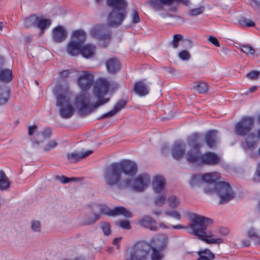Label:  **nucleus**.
<instances>
[{
	"instance_id": "f257e3e1",
	"label": "nucleus",
	"mask_w": 260,
	"mask_h": 260,
	"mask_svg": "<svg viewBox=\"0 0 260 260\" xmlns=\"http://www.w3.org/2000/svg\"><path fill=\"white\" fill-rule=\"evenodd\" d=\"M108 6L112 8L107 18L108 25L98 24L90 30L91 36L97 39L103 47H106L111 39V32L109 26L118 27L125 19L128 6L125 0H107Z\"/></svg>"
},
{
	"instance_id": "f03ea898",
	"label": "nucleus",
	"mask_w": 260,
	"mask_h": 260,
	"mask_svg": "<svg viewBox=\"0 0 260 260\" xmlns=\"http://www.w3.org/2000/svg\"><path fill=\"white\" fill-rule=\"evenodd\" d=\"M138 171V166L134 161L123 159L111 164L104 169V180L108 187L124 189L130 186L131 183V178L127 176L136 175Z\"/></svg>"
},
{
	"instance_id": "7ed1b4c3",
	"label": "nucleus",
	"mask_w": 260,
	"mask_h": 260,
	"mask_svg": "<svg viewBox=\"0 0 260 260\" xmlns=\"http://www.w3.org/2000/svg\"><path fill=\"white\" fill-rule=\"evenodd\" d=\"M109 88V82L106 79H100L96 81L93 88V94L97 99L96 102H94L93 97L85 93H81L76 96L74 104L79 114L87 115L98 107L108 103L110 98L104 96L108 92Z\"/></svg>"
},
{
	"instance_id": "20e7f679",
	"label": "nucleus",
	"mask_w": 260,
	"mask_h": 260,
	"mask_svg": "<svg viewBox=\"0 0 260 260\" xmlns=\"http://www.w3.org/2000/svg\"><path fill=\"white\" fill-rule=\"evenodd\" d=\"M192 223L190 227L192 230L191 233L198 237L207 244H219L223 242L221 238H213L210 232L206 231L207 226L212 223V220L209 218L206 217L196 214L190 216Z\"/></svg>"
},
{
	"instance_id": "39448f33",
	"label": "nucleus",
	"mask_w": 260,
	"mask_h": 260,
	"mask_svg": "<svg viewBox=\"0 0 260 260\" xmlns=\"http://www.w3.org/2000/svg\"><path fill=\"white\" fill-rule=\"evenodd\" d=\"M205 192L208 194L216 193L220 199L219 204H225L234 197V192L230 184L224 181L217 182L212 188H206Z\"/></svg>"
},
{
	"instance_id": "423d86ee",
	"label": "nucleus",
	"mask_w": 260,
	"mask_h": 260,
	"mask_svg": "<svg viewBox=\"0 0 260 260\" xmlns=\"http://www.w3.org/2000/svg\"><path fill=\"white\" fill-rule=\"evenodd\" d=\"M86 39V33L82 30L75 31L72 34V39L68 43L67 50L72 56H76L80 53L82 44Z\"/></svg>"
},
{
	"instance_id": "0eeeda50",
	"label": "nucleus",
	"mask_w": 260,
	"mask_h": 260,
	"mask_svg": "<svg viewBox=\"0 0 260 260\" xmlns=\"http://www.w3.org/2000/svg\"><path fill=\"white\" fill-rule=\"evenodd\" d=\"M56 106L59 107L60 116L64 119L71 117L74 113V109L70 103V100L67 96L62 94H56Z\"/></svg>"
},
{
	"instance_id": "6e6552de",
	"label": "nucleus",
	"mask_w": 260,
	"mask_h": 260,
	"mask_svg": "<svg viewBox=\"0 0 260 260\" xmlns=\"http://www.w3.org/2000/svg\"><path fill=\"white\" fill-rule=\"evenodd\" d=\"M135 176H127V177L131 178V183L130 186L127 188H131L137 192H142L150 184L151 181L150 177L146 173H142L138 175L135 179H133L134 177Z\"/></svg>"
},
{
	"instance_id": "1a4fd4ad",
	"label": "nucleus",
	"mask_w": 260,
	"mask_h": 260,
	"mask_svg": "<svg viewBox=\"0 0 260 260\" xmlns=\"http://www.w3.org/2000/svg\"><path fill=\"white\" fill-rule=\"evenodd\" d=\"M148 254V245L144 242H138L132 248L130 257L126 260H147Z\"/></svg>"
},
{
	"instance_id": "9d476101",
	"label": "nucleus",
	"mask_w": 260,
	"mask_h": 260,
	"mask_svg": "<svg viewBox=\"0 0 260 260\" xmlns=\"http://www.w3.org/2000/svg\"><path fill=\"white\" fill-rule=\"evenodd\" d=\"M147 4L156 11L162 10L174 13L178 11V7L173 4V0H148Z\"/></svg>"
},
{
	"instance_id": "9b49d317",
	"label": "nucleus",
	"mask_w": 260,
	"mask_h": 260,
	"mask_svg": "<svg viewBox=\"0 0 260 260\" xmlns=\"http://www.w3.org/2000/svg\"><path fill=\"white\" fill-rule=\"evenodd\" d=\"M254 120L250 117H243L236 125V133L241 136L246 135L253 127Z\"/></svg>"
},
{
	"instance_id": "f8f14e48",
	"label": "nucleus",
	"mask_w": 260,
	"mask_h": 260,
	"mask_svg": "<svg viewBox=\"0 0 260 260\" xmlns=\"http://www.w3.org/2000/svg\"><path fill=\"white\" fill-rule=\"evenodd\" d=\"M93 210L95 212L93 217L86 218L83 221L84 225L92 224L100 219L101 214L107 215L111 216L110 210L107 206L102 204H95L93 207Z\"/></svg>"
},
{
	"instance_id": "ddd939ff",
	"label": "nucleus",
	"mask_w": 260,
	"mask_h": 260,
	"mask_svg": "<svg viewBox=\"0 0 260 260\" xmlns=\"http://www.w3.org/2000/svg\"><path fill=\"white\" fill-rule=\"evenodd\" d=\"M93 82V75L87 71H83V74L79 76L77 81L78 86L83 91L89 89Z\"/></svg>"
},
{
	"instance_id": "4468645a",
	"label": "nucleus",
	"mask_w": 260,
	"mask_h": 260,
	"mask_svg": "<svg viewBox=\"0 0 260 260\" xmlns=\"http://www.w3.org/2000/svg\"><path fill=\"white\" fill-rule=\"evenodd\" d=\"M200 165H207L214 166L219 163L220 157L213 152H208L202 154Z\"/></svg>"
},
{
	"instance_id": "2eb2a0df",
	"label": "nucleus",
	"mask_w": 260,
	"mask_h": 260,
	"mask_svg": "<svg viewBox=\"0 0 260 260\" xmlns=\"http://www.w3.org/2000/svg\"><path fill=\"white\" fill-rule=\"evenodd\" d=\"M186 145L181 141L175 142L172 146L171 152L173 158L176 160L181 159L185 155Z\"/></svg>"
},
{
	"instance_id": "dca6fc26",
	"label": "nucleus",
	"mask_w": 260,
	"mask_h": 260,
	"mask_svg": "<svg viewBox=\"0 0 260 260\" xmlns=\"http://www.w3.org/2000/svg\"><path fill=\"white\" fill-rule=\"evenodd\" d=\"M203 183H206V186L204 188L209 189L213 188L217 183L216 181L219 179V173L217 172H211L205 173L202 175Z\"/></svg>"
},
{
	"instance_id": "f3484780",
	"label": "nucleus",
	"mask_w": 260,
	"mask_h": 260,
	"mask_svg": "<svg viewBox=\"0 0 260 260\" xmlns=\"http://www.w3.org/2000/svg\"><path fill=\"white\" fill-rule=\"evenodd\" d=\"M67 36V30L62 26H57L52 30V38L56 43H61L64 41Z\"/></svg>"
},
{
	"instance_id": "a211bd4d",
	"label": "nucleus",
	"mask_w": 260,
	"mask_h": 260,
	"mask_svg": "<svg viewBox=\"0 0 260 260\" xmlns=\"http://www.w3.org/2000/svg\"><path fill=\"white\" fill-rule=\"evenodd\" d=\"M202 154L200 150L190 149L185 154V158L189 164L200 165Z\"/></svg>"
},
{
	"instance_id": "6ab92c4d",
	"label": "nucleus",
	"mask_w": 260,
	"mask_h": 260,
	"mask_svg": "<svg viewBox=\"0 0 260 260\" xmlns=\"http://www.w3.org/2000/svg\"><path fill=\"white\" fill-rule=\"evenodd\" d=\"M168 238L165 235H158L155 236L151 241L152 248L164 250L167 246Z\"/></svg>"
},
{
	"instance_id": "aec40b11",
	"label": "nucleus",
	"mask_w": 260,
	"mask_h": 260,
	"mask_svg": "<svg viewBox=\"0 0 260 260\" xmlns=\"http://www.w3.org/2000/svg\"><path fill=\"white\" fill-rule=\"evenodd\" d=\"M139 222L142 226L152 231H157L158 230L157 221L149 216H145L139 220Z\"/></svg>"
},
{
	"instance_id": "412c9836",
	"label": "nucleus",
	"mask_w": 260,
	"mask_h": 260,
	"mask_svg": "<svg viewBox=\"0 0 260 260\" xmlns=\"http://www.w3.org/2000/svg\"><path fill=\"white\" fill-rule=\"evenodd\" d=\"M165 178L160 175H156L154 177L152 183V187L153 191L156 193H159L162 192L165 185Z\"/></svg>"
},
{
	"instance_id": "4be33fe9",
	"label": "nucleus",
	"mask_w": 260,
	"mask_h": 260,
	"mask_svg": "<svg viewBox=\"0 0 260 260\" xmlns=\"http://www.w3.org/2000/svg\"><path fill=\"white\" fill-rule=\"evenodd\" d=\"M126 101L124 100H121L117 102L115 105L113 109L108 113L104 114L99 119L111 117L115 115L118 112H120L122 109H123L126 105Z\"/></svg>"
},
{
	"instance_id": "5701e85b",
	"label": "nucleus",
	"mask_w": 260,
	"mask_h": 260,
	"mask_svg": "<svg viewBox=\"0 0 260 260\" xmlns=\"http://www.w3.org/2000/svg\"><path fill=\"white\" fill-rule=\"evenodd\" d=\"M200 139V135L198 133H194L187 137V143L190 149L200 150L202 146Z\"/></svg>"
},
{
	"instance_id": "b1692460",
	"label": "nucleus",
	"mask_w": 260,
	"mask_h": 260,
	"mask_svg": "<svg viewBox=\"0 0 260 260\" xmlns=\"http://www.w3.org/2000/svg\"><path fill=\"white\" fill-rule=\"evenodd\" d=\"M133 90L138 95L143 96L148 94L149 87L143 81H139L134 83Z\"/></svg>"
},
{
	"instance_id": "393cba45",
	"label": "nucleus",
	"mask_w": 260,
	"mask_h": 260,
	"mask_svg": "<svg viewBox=\"0 0 260 260\" xmlns=\"http://www.w3.org/2000/svg\"><path fill=\"white\" fill-rule=\"evenodd\" d=\"M217 133L216 130L213 129L208 131L206 134L205 141L208 147L212 148L216 146L217 141Z\"/></svg>"
},
{
	"instance_id": "a878e982",
	"label": "nucleus",
	"mask_w": 260,
	"mask_h": 260,
	"mask_svg": "<svg viewBox=\"0 0 260 260\" xmlns=\"http://www.w3.org/2000/svg\"><path fill=\"white\" fill-rule=\"evenodd\" d=\"M106 66L108 71L112 74L119 71L121 68L120 61L116 57H111L108 59Z\"/></svg>"
},
{
	"instance_id": "bb28decb",
	"label": "nucleus",
	"mask_w": 260,
	"mask_h": 260,
	"mask_svg": "<svg viewBox=\"0 0 260 260\" xmlns=\"http://www.w3.org/2000/svg\"><path fill=\"white\" fill-rule=\"evenodd\" d=\"M96 51V47L92 44H86L81 46L80 53L85 58H89L94 56Z\"/></svg>"
},
{
	"instance_id": "cd10ccee",
	"label": "nucleus",
	"mask_w": 260,
	"mask_h": 260,
	"mask_svg": "<svg viewBox=\"0 0 260 260\" xmlns=\"http://www.w3.org/2000/svg\"><path fill=\"white\" fill-rule=\"evenodd\" d=\"M92 150H87L85 152H74L69 153L67 155L68 159L72 162H75L79 161L80 159L84 158L92 153Z\"/></svg>"
},
{
	"instance_id": "c85d7f7f",
	"label": "nucleus",
	"mask_w": 260,
	"mask_h": 260,
	"mask_svg": "<svg viewBox=\"0 0 260 260\" xmlns=\"http://www.w3.org/2000/svg\"><path fill=\"white\" fill-rule=\"evenodd\" d=\"M111 216L123 215L126 218L133 216L132 213L123 207H116L111 210Z\"/></svg>"
},
{
	"instance_id": "c756f323",
	"label": "nucleus",
	"mask_w": 260,
	"mask_h": 260,
	"mask_svg": "<svg viewBox=\"0 0 260 260\" xmlns=\"http://www.w3.org/2000/svg\"><path fill=\"white\" fill-rule=\"evenodd\" d=\"M197 254L199 256L197 260H213L215 258L214 254L208 249L199 250Z\"/></svg>"
},
{
	"instance_id": "7c9ffc66",
	"label": "nucleus",
	"mask_w": 260,
	"mask_h": 260,
	"mask_svg": "<svg viewBox=\"0 0 260 260\" xmlns=\"http://www.w3.org/2000/svg\"><path fill=\"white\" fill-rule=\"evenodd\" d=\"M52 134V129L50 128L44 129L38 133L36 137L35 142L39 144L43 142V139L49 138Z\"/></svg>"
},
{
	"instance_id": "2f4dec72",
	"label": "nucleus",
	"mask_w": 260,
	"mask_h": 260,
	"mask_svg": "<svg viewBox=\"0 0 260 260\" xmlns=\"http://www.w3.org/2000/svg\"><path fill=\"white\" fill-rule=\"evenodd\" d=\"M51 23L52 20L50 19L39 18L36 27L40 29L42 33H43L44 30L51 25Z\"/></svg>"
},
{
	"instance_id": "473e14b6",
	"label": "nucleus",
	"mask_w": 260,
	"mask_h": 260,
	"mask_svg": "<svg viewBox=\"0 0 260 260\" xmlns=\"http://www.w3.org/2000/svg\"><path fill=\"white\" fill-rule=\"evenodd\" d=\"M10 89L6 86L0 87V105H4L8 101Z\"/></svg>"
},
{
	"instance_id": "72a5a7b5",
	"label": "nucleus",
	"mask_w": 260,
	"mask_h": 260,
	"mask_svg": "<svg viewBox=\"0 0 260 260\" xmlns=\"http://www.w3.org/2000/svg\"><path fill=\"white\" fill-rule=\"evenodd\" d=\"M246 143L248 148L254 149L257 145L258 138L254 134H251L246 138Z\"/></svg>"
},
{
	"instance_id": "f704fd0d",
	"label": "nucleus",
	"mask_w": 260,
	"mask_h": 260,
	"mask_svg": "<svg viewBox=\"0 0 260 260\" xmlns=\"http://www.w3.org/2000/svg\"><path fill=\"white\" fill-rule=\"evenodd\" d=\"M39 17L35 14L30 15L25 19L24 21V26L26 28L36 27Z\"/></svg>"
},
{
	"instance_id": "c9c22d12",
	"label": "nucleus",
	"mask_w": 260,
	"mask_h": 260,
	"mask_svg": "<svg viewBox=\"0 0 260 260\" xmlns=\"http://www.w3.org/2000/svg\"><path fill=\"white\" fill-rule=\"evenodd\" d=\"M10 187V182L5 173L0 171V189L2 190H6Z\"/></svg>"
},
{
	"instance_id": "e433bc0d",
	"label": "nucleus",
	"mask_w": 260,
	"mask_h": 260,
	"mask_svg": "<svg viewBox=\"0 0 260 260\" xmlns=\"http://www.w3.org/2000/svg\"><path fill=\"white\" fill-rule=\"evenodd\" d=\"M12 79V72L9 69H3L0 71V80L5 82H9Z\"/></svg>"
},
{
	"instance_id": "4c0bfd02",
	"label": "nucleus",
	"mask_w": 260,
	"mask_h": 260,
	"mask_svg": "<svg viewBox=\"0 0 260 260\" xmlns=\"http://www.w3.org/2000/svg\"><path fill=\"white\" fill-rule=\"evenodd\" d=\"M205 10L204 6L189 9L186 12V15L189 17H196L203 13Z\"/></svg>"
},
{
	"instance_id": "58836bf2",
	"label": "nucleus",
	"mask_w": 260,
	"mask_h": 260,
	"mask_svg": "<svg viewBox=\"0 0 260 260\" xmlns=\"http://www.w3.org/2000/svg\"><path fill=\"white\" fill-rule=\"evenodd\" d=\"M193 88L200 93H205L208 90V86L205 82H200L196 83Z\"/></svg>"
},
{
	"instance_id": "ea45409f",
	"label": "nucleus",
	"mask_w": 260,
	"mask_h": 260,
	"mask_svg": "<svg viewBox=\"0 0 260 260\" xmlns=\"http://www.w3.org/2000/svg\"><path fill=\"white\" fill-rule=\"evenodd\" d=\"M203 183V177L201 175H193L190 182V185L193 187L201 186Z\"/></svg>"
},
{
	"instance_id": "a19ab883",
	"label": "nucleus",
	"mask_w": 260,
	"mask_h": 260,
	"mask_svg": "<svg viewBox=\"0 0 260 260\" xmlns=\"http://www.w3.org/2000/svg\"><path fill=\"white\" fill-rule=\"evenodd\" d=\"M168 205L173 208H177L180 203L179 199L175 196L172 195L167 199Z\"/></svg>"
},
{
	"instance_id": "79ce46f5",
	"label": "nucleus",
	"mask_w": 260,
	"mask_h": 260,
	"mask_svg": "<svg viewBox=\"0 0 260 260\" xmlns=\"http://www.w3.org/2000/svg\"><path fill=\"white\" fill-rule=\"evenodd\" d=\"M240 49L243 52L247 54V55H254L255 52L254 48L247 45H240Z\"/></svg>"
},
{
	"instance_id": "37998d69",
	"label": "nucleus",
	"mask_w": 260,
	"mask_h": 260,
	"mask_svg": "<svg viewBox=\"0 0 260 260\" xmlns=\"http://www.w3.org/2000/svg\"><path fill=\"white\" fill-rule=\"evenodd\" d=\"M240 25L242 27L254 26V22L251 19L246 18H242L239 21Z\"/></svg>"
},
{
	"instance_id": "c03bdc74",
	"label": "nucleus",
	"mask_w": 260,
	"mask_h": 260,
	"mask_svg": "<svg viewBox=\"0 0 260 260\" xmlns=\"http://www.w3.org/2000/svg\"><path fill=\"white\" fill-rule=\"evenodd\" d=\"M100 227L105 235L109 236L111 234V226L109 223L108 222H102L100 223Z\"/></svg>"
},
{
	"instance_id": "a18cd8bd",
	"label": "nucleus",
	"mask_w": 260,
	"mask_h": 260,
	"mask_svg": "<svg viewBox=\"0 0 260 260\" xmlns=\"http://www.w3.org/2000/svg\"><path fill=\"white\" fill-rule=\"evenodd\" d=\"M167 201L166 197L164 194H159L154 201V204L159 207L162 206Z\"/></svg>"
},
{
	"instance_id": "49530a36",
	"label": "nucleus",
	"mask_w": 260,
	"mask_h": 260,
	"mask_svg": "<svg viewBox=\"0 0 260 260\" xmlns=\"http://www.w3.org/2000/svg\"><path fill=\"white\" fill-rule=\"evenodd\" d=\"M165 214L168 216L173 217L178 220L181 219V214L176 210H166L165 212Z\"/></svg>"
},
{
	"instance_id": "de8ad7c7",
	"label": "nucleus",
	"mask_w": 260,
	"mask_h": 260,
	"mask_svg": "<svg viewBox=\"0 0 260 260\" xmlns=\"http://www.w3.org/2000/svg\"><path fill=\"white\" fill-rule=\"evenodd\" d=\"M57 146V142L55 140H51L46 144L43 150L45 152L50 151L55 148Z\"/></svg>"
},
{
	"instance_id": "09e8293b",
	"label": "nucleus",
	"mask_w": 260,
	"mask_h": 260,
	"mask_svg": "<svg viewBox=\"0 0 260 260\" xmlns=\"http://www.w3.org/2000/svg\"><path fill=\"white\" fill-rule=\"evenodd\" d=\"M183 36L180 34H176L174 35L173 39L171 42V44L173 48H177L179 46V42L182 41Z\"/></svg>"
},
{
	"instance_id": "8fccbe9b",
	"label": "nucleus",
	"mask_w": 260,
	"mask_h": 260,
	"mask_svg": "<svg viewBox=\"0 0 260 260\" xmlns=\"http://www.w3.org/2000/svg\"><path fill=\"white\" fill-rule=\"evenodd\" d=\"M56 179L58 180L62 184H66L71 181L76 180L77 179L76 178H68L65 176H57L56 177Z\"/></svg>"
},
{
	"instance_id": "3c124183",
	"label": "nucleus",
	"mask_w": 260,
	"mask_h": 260,
	"mask_svg": "<svg viewBox=\"0 0 260 260\" xmlns=\"http://www.w3.org/2000/svg\"><path fill=\"white\" fill-rule=\"evenodd\" d=\"M153 252L151 255L152 260H161L163 257V255L158 252V249L152 248Z\"/></svg>"
},
{
	"instance_id": "603ef678",
	"label": "nucleus",
	"mask_w": 260,
	"mask_h": 260,
	"mask_svg": "<svg viewBox=\"0 0 260 260\" xmlns=\"http://www.w3.org/2000/svg\"><path fill=\"white\" fill-rule=\"evenodd\" d=\"M131 16L132 23H138L140 22L139 12L137 10H133Z\"/></svg>"
},
{
	"instance_id": "864d4df0",
	"label": "nucleus",
	"mask_w": 260,
	"mask_h": 260,
	"mask_svg": "<svg viewBox=\"0 0 260 260\" xmlns=\"http://www.w3.org/2000/svg\"><path fill=\"white\" fill-rule=\"evenodd\" d=\"M178 56L182 60H187L190 58V54L188 51L184 50L179 53Z\"/></svg>"
},
{
	"instance_id": "5fc2aeb1",
	"label": "nucleus",
	"mask_w": 260,
	"mask_h": 260,
	"mask_svg": "<svg viewBox=\"0 0 260 260\" xmlns=\"http://www.w3.org/2000/svg\"><path fill=\"white\" fill-rule=\"evenodd\" d=\"M31 228L34 232H40L41 230V225L40 221L37 220L32 221L31 222Z\"/></svg>"
},
{
	"instance_id": "6e6d98bb",
	"label": "nucleus",
	"mask_w": 260,
	"mask_h": 260,
	"mask_svg": "<svg viewBox=\"0 0 260 260\" xmlns=\"http://www.w3.org/2000/svg\"><path fill=\"white\" fill-rule=\"evenodd\" d=\"M259 75V72L257 71H252L247 74V77L250 79L254 80L257 79Z\"/></svg>"
},
{
	"instance_id": "4d7b16f0",
	"label": "nucleus",
	"mask_w": 260,
	"mask_h": 260,
	"mask_svg": "<svg viewBox=\"0 0 260 260\" xmlns=\"http://www.w3.org/2000/svg\"><path fill=\"white\" fill-rule=\"evenodd\" d=\"M118 225L124 229L129 230L131 229L130 223L127 220L119 221Z\"/></svg>"
},
{
	"instance_id": "13d9d810",
	"label": "nucleus",
	"mask_w": 260,
	"mask_h": 260,
	"mask_svg": "<svg viewBox=\"0 0 260 260\" xmlns=\"http://www.w3.org/2000/svg\"><path fill=\"white\" fill-rule=\"evenodd\" d=\"M248 3L254 9H258L260 7V0H249Z\"/></svg>"
},
{
	"instance_id": "bf43d9fd",
	"label": "nucleus",
	"mask_w": 260,
	"mask_h": 260,
	"mask_svg": "<svg viewBox=\"0 0 260 260\" xmlns=\"http://www.w3.org/2000/svg\"><path fill=\"white\" fill-rule=\"evenodd\" d=\"M176 2L178 4H181L185 7H189L191 5L190 0H173L174 2Z\"/></svg>"
},
{
	"instance_id": "052dcab7",
	"label": "nucleus",
	"mask_w": 260,
	"mask_h": 260,
	"mask_svg": "<svg viewBox=\"0 0 260 260\" xmlns=\"http://www.w3.org/2000/svg\"><path fill=\"white\" fill-rule=\"evenodd\" d=\"M248 236L250 238H254L256 242L260 240V237L257 236L255 230L253 229H251L249 231Z\"/></svg>"
},
{
	"instance_id": "680f3d73",
	"label": "nucleus",
	"mask_w": 260,
	"mask_h": 260,
	"mask_svg": "<svg viewBox=\"0 0 260 260\" xmlns=\"http://www.w3.org/2000/svg\"><path fill=\"white\" fill-rule=\"evenodd\" d=\"M253 180L255 182H260V163L258 164L257 169L254 176Z\"/></svg>"
},
{
	"instance_id": "e2e57ef3",
	"label": "nucleus",
	"mask_w": 260,
	"mask_h": 260,
	"mask_svg": "<svg viewBox=\"0 0 260 260\" xmlns=\"http://www.w3.org/2000/svg\"><path fill=\"white\" fill-rule=\"evenodd\" d=\"M208 41L210 42L211 43L214 44L216 47H219L220 46V43H219L218 40L216 39V38L212 36H209L208 37Z\"/></svg>"
},
{
	"instance_id": "0e129e2a",
	"label": "nucleus",
	"mask_w": 260,
	"mask_h": 260,
	"mask_svg": "<svg viewBox=\"0 0 260 260\" xmlns=\"http://www.w3.org/2000/svg\"><path fill=\"white\" fill-rule=\"evenodd\" d=\"M70 73V72L68 70H63L62 72L60 73V77L61 78L64 79L67 78L69 74Z\"/></svg>"
},
{
	"instance_id": "69168bd1",
	"label": "nucleus",
	"mask_w": 260,
	"mask_h": 260,
	"mask_svg": "<svg viewBox=\"0 0 260 260\" xmlns=\"http://www.w3.org/2000/svg\"><path fill=\"white\" fill-rule=\"evenodd\" d=\"M38 127L37 125L30 126L28 127V134L31 136L32 135L37 129Z\"/></svg>"
},
{
	"instance_id": "338daca9",
	"label": "nucleus",
	"mask_w": 260,
	"mask_h": 260,
	"mask_svg": "<svg viewBox=\"0 0 260 260\" xmlns=\"http://www.w3.org/2000/svg\"><path fill=\"white\" fill-rule=\"evenodd\" d=\"M51 253L49 251H47L45 252V255L43 258L46 260H50L51 258Z\"/></svg>"
},
{
	"instance_id": "774afa93",
	"label": "nucleus",
	"mask_w": 260,
	"mask_h": 260,
	"mask_svg": "<svg viewBox=\"0 0 260 260\" xmlns=\"http://www.w3.org/2000/svg\"><path fill=\"white\" fill-rule=\"evenodd\" d=\"M121 238H115L113 241V244L117 245V249H119V245L118 244V242L120 241Z\"/></svg>"
}]
</instances>
